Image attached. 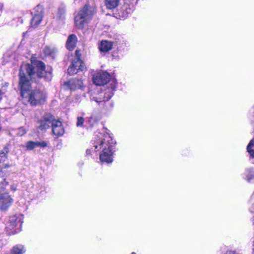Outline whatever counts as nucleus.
<instances>
[{"instance_id":"1","label":"nucleus","mask_w":254,"mask_h":254,"mask_svg":"<svg viewBox=\"0 0 254 254\" xmlns=\"http://www.w3.org/2000/svg\"><path fill=\"white\" fill-rule=\"evenodd\" d=\"M37 72L35 68L30 64H23L19 71V86L21 90V97L24 96L31 88L32 79L35 76L39 77H44L47 80L52 78V68L46 67L44 63L41 61L36 62Z\"/></svg>"},{"instance_id":"2","label":"nucleus","mask_w":254,"mask_h":254,"mask_svg":"<svg viewBox=\"0 0 254 254\" xmlns=\"http://www.w3.org/2000/svg\"><path fill=\"white\" fill-rule=\"evenodd\" d=\"M97 136L98 138L95 141L94 146L96 151L103 149L100 155L101 161L111 163L113 161V150L114 147L112 139L108 134L99 133Z\"/></svg>"},{"instance_id":"3","label":"nucleus","mask_w":254,"mask_h":254,"mask_svg":"<svg viewBox=\"0 0 254 254\" xmlns=\"http://www.w3.org/2000/svg\"><path fill=\"white\" fill-rule=\"evenodd\" d=\"M96 13L95 4H86L78 12L75 17V24L77 27L83 28L85 24L91 20Z\"/></svg>"},{"instance_id":"4","label":"nucleus","mask_w":254,"mask_h":254,"mask_svg":"<svg viewBox=\"0 0 254 254\" xmlns=\"http://www.w3.org/2000/svg\"><path fill=\"white\" fill-rule=\"evenodd\" d=\"M115 88L116 86L114 85L111 88L104 91H92L90 97L91 101H94L100 105L102 103L111 99L113 95V91Z\"/></svg>"},{"instance_id":"5","label":"nucleus","mask_w":254,"mask_h":254,"mask_svg":"<svg viewBox=\"0 0 254 254\" xmlns=\"http://www.w3.org/2000/svg\"><path fill=\"white\" fill-rule=\"evenodd\" d=\"M27 95L22 96L23 102L25 103L29 102L32 106H36L44 102L46 95L44 93L39 90L28 91Z\"/></svg>"},{"instance_id":"6","label":"nucleus","mask_w":254,"mask_h":254,"mask_svg":"<svg viewBox=\"0 0 254 254\" xmlns=\"http://www.w3.org/2000/svg\"><path fill=\"white\" fill-rule=\"evenodd\" d=\"M22 222L16 215L10 216L6 224V231L9 235L14 234L21 230Z\"/></svg>"},{"instance_id":"7","label":"nucleus","mask_w":254,"mask_h":254,"mask_svg":"<svg viewBox=\"0 0 254 254\" xmlns=\"http://www.w3.org/2000/svg\"><path fill=\"white\" fill-rule=\"evenodd\" d=\"M110 77V75L106 71H102L93 76V81L97 85H104L109 81Z\"/></svg>"},{"instance_id":"8","label":"nucleus","mask_w":254,"mask_h":254,"mask_svg":"<svg viewBox=\"0 0 254 254\" xmlns=\"http://www.w3.org/2000/svg\"><path fill=\"white\" fill-rule=\"evenodd\" d=\"M13 202V199L7 193H0V210H6Z\"/></svg>"},{"instance_id":"9","label":"nucleus","mask_w":254,"mask_h":254,"mask_svg":"<svg viewBox=\"0 0 254 254\" xmlns=\"http://www.w3.org/2000/svg\"><path fill=\"white\" fill-rule=\"evenodd\" d=\"M52 127L53 133L56 137L63 135L64 132V129L62 123L59 120L54 119L52 125Z\"/></svg>"},{"instance_id":"10","label":"nucleus","mask_w":254,"mask_h":254,"mask_svg":"<svg viewBox=\"0 0 254 254\" xmlns=\"http://www.w3.org/2000/svg\"><path fill=\"white\" fill-rule=\"evenodd\" d=\"M54 117L50 114H46L43 117V119L38 122L39 124V127L41 129H46L50 127V125H52Z\"/></svg>"},{"instance_id":"11","label":"nucleus","mask_w":254,"mask_h":254,"mask_svg":"<svg viewBox=\"0 0 254 254\" xmlns=\"http://www.w3.org/2000/svg\"><path fill=\"white\" fill-rule=\"evenodd\" d=\"M83 85L82 81L79 79H71L65 83L66 87L72 90L80 88Z\"/></svg>"},{"instance_id":"12","label":"nucleus","mask_w":254,"mask_h":254,"mask_svg":"<svg viewBox=\"0 0 254 254\" xmlns=\"http://www.w3.org/2000/svg\"><path fill=\"white\" fill-rule=\"evenodd\" d=\"M113 47V43L107 40H102L99 46V49L102 52H107L111 50Z\"/></svg>"},{"instance_id":"13","label":"nucleus","mask_w":254,"mask_h":254,"mask_svg":"<svg viewBox=\"0 0 254 254\" xmlns=\"http://www.w3.org/2000/svg\"><path fill=\"white\" fill-rule=\"evenodd\" d=\"M77 42V37L74 34L69 35L66 41V47L70 50L72 51L75 47Z\"/></svg>"},{"instance_id":"14","label":"nucleus","mask_w":254,"mask_h":254,"mask_svg":"<svg viewBox=\"0 0 254 254\" xmlns=\"http://www.w3.org/2000/svg\"><path fill=\"white\" fill-rule=\"evenodd\" d=\"M42 18L43 15L41 11L38 13L35 14L31 20V26L33 27H37L42 21Z\"/></svg>"},{"instance_id":"15","label":"nucleus","mask_w":254,"mask_h":254,"mask_svg":"<svg viewBox=\"0 0 254 254\" xmlns=\"http://www.w3.org/2000/svg\"><path fill=\"white\" fill-rule=\"evenodd\" d=\"M119 0H105V5L107 8L112 9L118 6Z\"/></svg>"},{"instance_id":"16","label":"nucleus","mask_w":254,"mask_h":254,"mask_svg":"<svg viewBox=\"0 0 254 254\" xmlns=\"http://www.w3.org/2000/svg\"><path fill=\"white\" fill-rule=\"evenodd\" d=\"M72 63L74 66L77 68L78 70H83L84 68V64L80 59L78 58L75 60Z\"/></svg>"},{"instance_id":"17","label":"nucleus","mask_w":254,"mask_h":254,"mask_svg":"<svg viewBox=\"0 0 254 254\" xmlns=\"http://www.w3.org/2000/svg\"><path fill=\"white\" fill-rule=\"evenodd\" d=\"M24 252L23 246L19 245L13 248L11 254H23Z\"/></svg>"},{"instance_id":"18","label":"nucleus","mask_w":254,"mask_h":254,"mask_svg":"<svg viewBox=\"0 0 254 254\" xmlns=\"http://www.w3.org/2000/svg\"><path fill=\"white\" fill-rule=\"evenodd\" d=\"M247 150L250 155L254 157V140H252L247 146Z\"/></svg>"},{"instance_id":"19","label":"nucleus","mask_w":254,"mask_h":254,"mask_svg":"<svg viewBox=\"0 0 254 254\" xmlns=\"http://www.w3.org/2000/svg\"><path fill=\"white\" fill-rule=\"evenodd\" d=\"M38 144L36 141H29L26 144V147L27 150H32L37 147Z\"/></svg>"},{"instance_id":"20","label":"nucleus","mask_w":254,"mask_h":254,"mask_svg":"<svg viewBox=\"0 0 254 254\" xmlns=\"http://www.w3.org/2000/svg\"><path fill=\"white\" fill-rule=\"evenodd\" d=\"M44 53L46 55H51L53 53H55L57 50L54 48H51L50 46H46L43 50Z\"/></svg>"},{"instance_id":"21","label":"nucleus","mask_w":254,"mask_h":254,"mask_svg":"<svg viewBox=\"0 0 254 254\" xmlns=\"http://www.w3.org/2000/svg\"><path fill=\"white\" fill-rule=\"evenodd\" d=\"M77 68L74 66L73 63L72 64L70 65L67 69V72L70 75H73L76 74L78 72Z\"/></svg>"},{"instance_id":"22","label":"nucleus","mask_w":254,"mask_h":254,"mask_svg":"<svg viewBox=\"0 0 254 254\" xmlns=\"http://www.w3.org/2000/svg\"><path fill=\"white\" fill-rule=\"evenodd\" d=\"M65 17V10L64 8H60L57 13V18L60 20H63Z\"/></svg>"},{"instance_id":"23","label":"nucleus","mask_w":254,"mask_h":254,"mask_svg":"<svg viewBox=\"0 0 254 254\" xmlns=\"http://www.w3.org/2000/svg\"><path fill=\"white\" fill-rule=\"evenodd\" d=\"M27 132V129L23 127H20L17 130V135L18 136H22Z\"/></svg>"},{"instance_id":"24","label":"nucleus","mask_w":254,"mask_h":254,"mask_svg":"<svg viewBox=\"0 0 254 254\" xmlns=\"http://www.w3.org/2000/svg\"><path fill=\"white\" fill-rule=\"evenodd\" d=\"M84 123V119L81 117H78L77 118V121L76 123V126L77 127H82Z\"/></svg>"},{"instance_id":"25","label":"nucleus","mask_w":254,"mask_h":254,"mask_svg":"<svg viewBox=\"0 0 254 254\" xmlns=\"http://www.w3.org/2000/svg\"><path fill=\"white\" fill-rule=\"evenodd\" d=\"M36 142L38 144L37 145V147L38 146H40V147H45L47 145V144L46 142H44V141H42V142H38V141H36Z\"/></svg>"},{"instance_id":"26","label":"nucleus","mask_w":254,"mask_h":254,"mask_svg":"<svg viewBox=\"0 0 254 254\" xmlns=\"http://www.w3.org/2000/svg\"><path fill=\"white\" fill-rule=\"evenodd\" d=\"M7 185V182L3 180V181L1 182L0 183V186H1V188L3 190L4 189V186H6Z\"/></svg>"},{"instance_id":"27","label":"nucleus","mask_w":254,"mask_h":254,"mask_svg":"<svg viewBox=\"0 0 254 254\" xmlns=\"http://www.w3.org/2000/svg\"><path fill=\"white\" fill-rule=\"evenodd\" d=\"M250 176H247L248 180L250 181L251 179L254 178V171H251L250 172Z\"/></svg>"},{"instance_id":"28","label":"nucleus","mask_w":254,"mask_h":254,"mask_svg":"<svg viewBox=\"0 0 254 254\" xmlns=\"http://www.w3.org/2000/svg\"><path fill=\"white\" fill-rule=\"evenodd\" d=\"M78 53H79L78 51L77 50H76L75 54H76V57H77L76 59H77L78 58L80 59L79 58V55Z\"/></svg>"},{"instance_id":"29","label":"nucleus","mask_w":254,"mask_h":254,"mask_svg":"<svg viewBox=\"0 0 254 254\" xmlns=\"http://www.w3.org/2000/svg\"><path fill=\"white\" fill-rule=\"evenodd\" d=\"M3 94V93L0 90V101L2 99Z\"/></svg>"},{"instance_id":"30","label":"nucleus","mask_w":254,"mask_h":254,"mask_svg":"<svg viewBox=\"0 0 254 254\" xmlns=\"http://www.w3.org/2000/svg\"><path fill=\"white\" fill-rule=\"evenodd\" d=\"M131 254H136V253H134V252H132V253H131Z\"/></svg>"},{"instance_id":"31","label":"nucleus","mask_w":254,"mask_h":254,"mask_svg":"<svg viewBox=\"0 0 254 254\" xmlns=\"http://www.w3.org/2000/svg\"><path fill=\"white\" fill-rule=\"evenodd\" d=\"M253 223L254 224V217L253 218Z\"/></svg>"}]
</instances>
